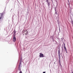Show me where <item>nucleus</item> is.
<instances>
[{
	"label": "nucleus",
	"instance_id": "f257e3e1",
	"mask_svg": "<svg viewBox=\"0 0 73 73\" xmlns=\"http://www.w3.org/2000/svg\"><path fill=\"white\" fill-rule=\"evenodd\" d=\"M13 41L14 42H15V41H16V37H15V36H13Z\"/></svg>",
	"mask_w": 73,
	"mask_h": 73
},
{
	"label": "nucleus",
	"instance_id": "f03ea898",
	"mask_svg": "<svg viewBox=\"0 0 73 73\" xmlns=\"http://www.w3.org/2000/svg\"><path fill=\"white\" fill-rule=\"evenodd\" d=\"M14 34L13 35V36H16V31H15V29L14 30V31H13Z\"/></svg>",
	"mask_w": 73,
	"mask_h": 73
},
{
	"label": "nucleus",
	"instance_id": "7ed1b4c3",
	"mask_svg": "<svg viewBox=\"0 0 73 73\" xmlns=\"http://www.w3.org/2000/svg\"><path fill=\"white\" fill-rule=\"evenodd\" d=\"M58 54L59 55H60V49H59V50H58Z\"/></svg>",
	"mask_w": 73,
	"mask_h": 73
},
{
	"label": "nucleus",
	"instance_id": "20e7f679",
	"mask_svg": "<svg viewBox=\"0 0 73 73\" xmlns=\"http://www.w3.org/2000/svg\"><path fill=\"white\" fill-rule=\"evenodd\" d=\"M64 49H65L66 53H67V50H66V47H65V44H64Z\"/></svg>",
	"mask_w": 73,
	"mask_h": 73
},
{
	"label": "nucleus",
	"instance_id": "39448f33",
	"mask_svg": "<svg viewBox=\"0 0 73 73\" xmlns=\"http://www.w3.org/2000/svg\"><path fill=\"white\" fill-rule=\"evenodd\" d=\"M39 57H44V55H40Z\"/></svg>",
	"mask_w": 73,
	"mask_h": 73
},
{
	"label": "nucleus",
	"instance_id": "423d86ee",
	"mask_svg": "<svg viewBox=\"0 0 73 73\" xmlns=\"http://www.w3.org/2000/svg\"><path fill=\"white\" fill-rule=\"evenodd\" d=\"M59 61H60V55H59Z\"/></svg>",
	"mask_w": 73,
	"mask_h": 73
},
{
	"label": "nucleus",
	"instance_id": "0eeeda50",
	"mask_svg": "<svg viewBox=\"0 0 73 73\" xmlns=\"http://www.w3.org/2000/svg\"><path fill=\"white\" fill-rule=\"evenodd\" d=\"M21 63H20L19 64V68H20V66H21Z\"/></svg>",
	"mask_w": 73,
	"mask_h": 73
},
{
	"label": "nucleus",
	"instance_id": "6e6552de",
	"mask_svg": "<svg viewBox=\"0 0 73 73\" xmlns=\"http://www.w3.org/2000/svg\"><path fill=\"white\" fill-rule=\"evenodd\" d=\"M48 7H50V3H49V2H48Z\"/></svg>",
	"mask_w": 73,
	"mask_h": 73
},
{
	"label": "nucleus",
	"instance_id": "1a4fd4ad",
	"mask_svg": "<svg viewBox=\"0 0 73 73\" xmlns=\"http://www.w3.org/2000/svg\"><path fill=\"white\" fill-rule=\"evenodd\" d=\"M28 32L27 31V33L25 34V35H28Z\"/></svg>",
	"mask_w": 73,
	"mask_h": 73
},
{
	"label": "nucleus",
	"instance_id": "9d476101",
	"mask_svg": "<svg viewBox=\"0 0 73 73\" xmlns=\"http://www.w3.org/2000/svg\"><path fill=\"white\" fill-rule=\"evenodd\" d=\"M46 2H47V3H49V1H48V0H46Z\"/></svg>",
	"mask_w": 73,
	"mask_h": 73
},
{
	"label": "nucleus",
	"instance_id": "9b49d317",
	"mask_svg": "<svg viewBox=\"0 0 73 73\" xmlns=\"http://www.w3.org/2000/svg\"><path fill=\"white\" fill-rule=\"evenodd\" d=\"M40 55H43V54L41 53H40Z\"/></svg>",
	"mask_w": 73,
	"mask_h": 73
},
{
	"label": "nucleus",
	"instance_id": "f8f14e48",
	"mask_svg": "<svg viewBox=\"0 0 73 73\" xmlns=\"http://www.w3.org/2000/svg\"><path fill=\"white\" fill-rule=\"evenodd\" d=\"M20 68H19V70H20V71H21V69Z\"/></svg>",
	"mask_w": 73,
	"mask_h": 73
},
{
	"label": "nucleus",
	"instance_id": "ddd939ff",
	"mask_svg": "<svg viewBox=\"0 0 73 73\" xmlns=\"http://www.w3.org/2000/svg\"><path fill=\"white\" fill-rule=\"evenodd\" d=\"M19 73H23L22 72V71H20Z\"/></svg>",
	"mask_w": 73,
	"mask_h": 73
},
{
	"label": "nucleus",
	"instance_id": "4468645a",
	"mask_svg": "<svg viewBox=\"0 0 73 73\" xmlns=\"http://www.w3.org/2000/svg\"><path fill=\"white\" fill-rule=\"evenodd\" d=\"M55 12H55V13L56 14H57V12H56V10H55Z\"/></svg>",
	"mask_w": 73,
	"mask_h": 73
},
{
	"label": "nucleus",
	"instance_id": "2eb2a0df",
	"mask_svg": "<svg viewBox=\"0 0 73 73\" xmlns=\"http://www.w3.org/2000/svg\"><path fill=\"white\" fill-rule=\"evenodd\" d=\"M43 73H46L45 72H43Z\"/></svg>",
	"mask_w": 73,
	"mask_h": 73
},
{
	"label": "nucleus",
	"instance_id": "dca6fc26",
	"mask_svg": "<svg viewBox=\"0 0 73 73\" xmlns=\"http://www.w3.org/2000/svg\"><path fill=\"white\" fill-rule=\"evenodd\" d=\"M55 62H54V64H55Z\"/></svg>",
	"mask_w": 73,
	"mask_h": 73
},
{
	"label": "nucleus",
	"instance_id": "f3484780",
	"mask_svg": "<svg viewBox=\"0 0 73 73\" xmlns=\"http://www.w3.org/2000/svg\"><path fill=\"white\" fill-rule=\"evenodd\" d=\"M72 73H73V72H72Z\"/></svg>",
	"mask_w": 73,
	"mask_h": 73
},
{
	"label": "nucleus",
	"instance_id": "a211bd4d",
	"mask_svg": "<svg viewBox=\"0 0 73 73\" xmlns=\"http://www.w3.org/2000/svg\"><path fill=\"white\" fill-rule=\"evenodd\" d=\"M26 37L27 38V36H26Z\"/></svg>",
	"mask_w": 73,
	"mask_h": 73
}]
</instances>
